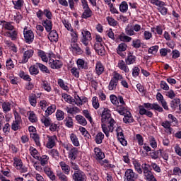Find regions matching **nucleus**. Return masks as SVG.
<instances>
[{"label":"nucleus","mask_w":181,"mask_h":181,"mask_svg":"<svg viewBox=\"0 0 181 181\" xmlns=\"http://www.w3.org/2000/svg\"><path fill=\"white\" fill-rule=\"evenodd\" d=\"M142 169H143L144 175L147 181H156V178H155V176L152 173V171H151V165L145 163L142 166Z\"/></svg>","instance_id":"2"},{"label":"nucleus","mask_w":181,"mask_h":181,"mask_svg":"<svg viewBox=\"0 0 181 181\" xmlns=\"http://www.w3.org/2000/svg\"><path fill=\"white\" fill-rule=\"evenodd\" d=\"M119 80H122V76L118 73H116L112 78L108 86V88L110 91H112V90H115V88H117V86Z\"/></svg>","instance_id":"3"},{"label":"nucleus","mask_w":181,"mask_h":181,"mask_svg":"<svg viewBox=\"0 0 181 181\" xmlns=\"http://www.w3.org/2000/svg\"><path fill=\"white\" fill-rule=\"evenodd\" d=\"M139 114L140 115H146L149 118L153 117V113L151 111H146V109L144 108V106H139Z\"/></svg>","instance_id":"18"},{"label":"nucleus","mask_w":181,"mask_h":181,"mask_svg":"<svg viewBox=\"0 0 181 181\" xmlns=\"http://www.w3.org/2000/svg\"><path fill=\"white\" fill-rule=\"evenodd\" d=\"M41 122L47 127L52 125V119H50V117H46L45 115L42 117Z\"/></svg>","instance_id":"28"},{"label":"nucleus","mask_w":181,"mask_h":181,"mask_svg":"<svg viewBox=\"0 0 181 181\" xmlns=\"http://www.w3.org/2000/svg\"><path fill=\"white\" fill-rule=\"evenodd\" d=\"M133 165L136 170L140 175L142 173V168H141V164L136 161L133 162Z\"/></svg>","instance_id":"54"},{"label":"nucleus","mask_w":181,"mask_h":181,"mask_svg":"<svg viewBox=\"0 0 181 181\" xmlns=\"http://www.w3.org/2000/svg\"><path fill=\"white\" fill-rule=\"evenodd\" d=\"M136 59V57H135V56L130 54L128 55L127 59H126L127 64H134V63H135Z\"/></svg>","instance_id":"43"},{"label":"nucleus","mask_w":181,"mask_h":181,"mask_svg":"<svg viewBox=\"0 0 181 181\" xmlns=\"http://www.w3.org/2000/svg\"><path fill=\"white\" fill-rule=\"evenodd\" d=\"M151 2L156 5V6H158L160 8V6H164L165 2L160 1V0H151Z\"/></svg>","instance_id":"55"},{"label":"nucleus","mask_w":181,"mask_h":181,"mask_svg":"<svg viewBox=\"0 0 181 181\" xmlns=\"http://www.w3.org/2000/svg\"><path fill=\"white\" fill-rule=\"evenodd\" d=\"M57 176L59 177V180L67 181V176L61 171H57Z\"/></svg>","instance_id":"52"},{"label":"nucleus","mask_w":181,"mask_h":181,"mask_svg":"<svg viewBox=\"0 0 181 181\" xmlns=\"http://www.w3.org/2000/svg\"><path fill=\"white\" fill-rule=\"evenodd\" d=\"M59 165L62 168L63 172H64L65 175H69V173H70V166L66 164L64 161L60 162Z\"/></svg>","instance_id":"24"},{"label":"nucleus","mask_w":181,"mask_h":181,"mask_svg":"<svg viewBox=\"0 0 181 181\" xmlns=\"http://www.w3.org/2000/svg\"><path fill=\"white\" fill-rule=\"evenodd\" d=\"M14 118L15 120L11 124V129H13V131H18V129H21V124H22V117L18 112H15Z\"/></svg>","instance_id":"4"},{"label":"nucleus","mask_w":181,"mask_h":181,"mask_svg":"<svg viewBox=\"0 0 181 181\" xmlns=\"http://www.w3.org/2000/svg\"><path fill=\"white\" fill-rule=\"evenodd\" d=\"M95 153L96 155L97 159H99V160H101L105 158V155L103 151H101V149L100 148H95L94 149Z\"/></svg>","instance_id":"19"},{"label":"nucleus","mask_w":181,"mask_h":181,"mask_svg":"<svg viewBox=\"0 0 181 181\" xmlns=\"http://www.w3.org/2000/svg\"><path fill=\"white\" fill-rule=\"evenodd\" d=\"M28 119L30 122H36L37 121V118L36 117V115L33 112H30V115L28 117Z\"/></svg>","instance_id":"53"},{"label":"nucleus","mask_w":181,"mask_h":181,"mask_svg":"<svg viewBox=\"0 0 181 181\" xmlns=\"http://www.w3.org/2000/svg\"><path fill=\"white\" fill-rule=\"evenodd\" d=\"M125 32L126 35H128L129 36H134V35H135V31H134L132 25H127L125 29Z\"/></svg>","instance_id":"41"},{"label":"nucleus","mask_w":181,"mask_h":181,"mask_svg":"<svg viewBox=\"0 0 181 181\" xmlns=\"http://www.w3.org/2000/svg\"><path fill=\"white\" fill-rule=\"evenodd\" d=\"M117 138L123 146H127V145H128V142L124 138V133H122V132H117Z\"/></svg>","instance_id":"25"},{"label":"nucleus","mask_w":181,"mask_h":181,"mask_svg":"<svg viewBox=\"0 0 181 181\" xmlns=\"http://www.w3.org/2000/svg\"><path fill=\"white\" fill-rule=\"evenodd\" d=\"M42 25L44 26L47 32L52 31V21L47 19L44 20L42 21Z\"/></svg>","instance_id":"21"},{"label":"nucleus","mask_w":181,"mask_h":181,"mask_svg":"<svg viewBox=\"0 0 181 181\" xmlns=\"http://www.w3.org/2000/svg\"><path fill=\"white\" fill-rule=\"evenodd\" d=\"M102 129L106 136H110V132H113L115 120L111 117V110L105 108L102 112Z\"/></svg>","instance_id":"1"},{"label":"nucleus","mask_w":181,"mask_h":181,"mask_svg":"<svg viewBox=\"0 0 181 181\" xmlns=\"http://www.w3.org/2000/svg\"><path fill=\"white\" fill-rule=\"evenodd\" d=\"M83 38V39H88V40H91V33H89V31L87 30H83L82 31Z\"/></svg>","instance_id":"57"},{"label":"nucleus","mask_w":181,"mask_h":181,"mask_svg":"<svg viewBox=\"0 0 181 181\" xmlns=\"http://www.w3.org/2000/svg\"><path fill=\"white\" fill-rule=\"evenodd\" d=\"M42 87L45 91H47L48 93H50V91H52V87L50 86V83H49V82H47V81H42Z\"/></svg>","instance_id":"36"},{"label":"nucleus","mask_w":181,"mask_h":181,"mask_svg":"<svg viewBox=\"0 0 181 181\" xmlns=\"http://www.w3.org/2000/svg\"><path fill=\"white\" fill-rule=\"evenodd\" d=\"M92 104L93 108L95 110H98L100 108V103H98V98L97 97H93L92 99Z\"/></svg>","instance_id":"48"},{"label":"nucleus","mask_w":181,"mask_h":181,"mask_svg":"<svg viewBox=\"0 0 181 181\" xmlns=\"http://www.w3.org/2000/svg\"><path fill=\"white\" fill-rule=\"evenodd\" d=\"M160 152V149L156 151H152L150 153V156L152 159H158L159 158V153Z\"/></svg>","instance_id":"59"},{"label":"nucleus","mask_w":181,"mask_h":181,"mask_svg":"<svg viewBox=\"0 0 181 181\" xmlns=\"http://www.w3.org/2000/svg\"><path fill=\"white\" fill-rule=\"evenodd\" d=\"M4 112H9L11 111V104L8 102H4L1 105Z\"/></svg>","instance_id":"40"},{"label":"nucleus","mask_w":181,"mask_h":181,"mask_svg":"<svg viewBox=\"0 0 181 181\" xmlns=\"http://www.w3.org/2000/svg\"><path fill=\"white\" fill-rule=\"evenodd\" d=\"M77 155H78V150L77 148L74 147L69 150L68 158L71 160H76L77 159Z\"/></svg>","instance_id":"12"},{"label":"nucleus","mask_w":181,"mask_h":181,"mask_svg":"<svg viewBox=\"0 0 181 181\" xmlns=\"http://www.w3.org/2000/svg\"><path fill=\"white\" fill-rule=\"evenodd\" d=\"M118 67L119 69H120V70H123L124 73H129V69L128 68V66H127L124 60L119 61Z\"/></svg>","instance_id":"22"},{"label":"nucleus","mask_w":181,"mask_h":181,"mask_svg":"<svg viewBox=\"0 0 181 181\" xmlns=\"http://www.w3.org/2000/svg\"><path fill=\"white\" fill-rule=\"evenodd\" d=\"M158 10L161 13V15H167L168 14V8L161 6L160 7L158 8Z\"/></svg>","instance_id":"63"},{"label":"nucleus","mask_w":181,"mask_h":181,"mask_svg":"<svg viewBox=\"0 0 181 181\" xmlns=\"http://www.w3.org/2000/svg\"><path fill=\"white\" fill-rule=\"evenodd\" d=\"M47 160H49V157L46 155H43L42 157L40 158V163L42 166H45V165H47Z\"/></svg>","instance_id":"51"},{"label":"nucleus","mask_w":181,"mask_h":181,"mask_svg":"<svg viewBox=\"0 0 181 181\" xmlns=\"http://www.w3.org/2000/svg\"><path fill=\"white\" fill-rule=\"evenodd\" d=\"M30 138L34 139L37 146H40V138L39 137V135H37V134L33 133V134H30Z\"/></svg>","instance_id":"39"},{"label":"nucleus","mask_w":181,"mask_h":181,"mask_svg":"<svg viewBox=\"0 0 181 181\" xmlns=\"http://www.w3.org/2000/svg\"><path fill=\"white\" fill-rule=\"evenodd\" d=\"M12 4L14 5V9H17V11H21V9L23 8L25 1L23 0L12 1Z\"/></svg>","instance_id":"15"},{"label":"nucleus","mask_w":181,"mask_h":181,"mask_svg":"<svg viewBox=\"0 0 181 181\" xmlns=\"http://www.w3.org/2000/svg\"><path fill=\"white\" fill-rule=\"evenodd\" d=\"M83 114L87 119L90 122V124H93V117H91V115H90V112H88V110H85L83 111Z\"/></svg>","instance_id":"56"},{"label":"nucleus","mask_w":181,"mask_h":181,"mask_svg":"<svg viewBox=\"0 0 181 181\" xmlns=\"http://www.w3.org/2000/svg\"><path fill=\"white\" fill-rule=\"evenodd\" d=\"M179 104H180V99L175 98L170 103V107L173 110H176L177 107H179Z\"/></svg>","instance_id":"33"},{"label":"nucleus","mask_w":181,"mask_h":181,"mask_svg":"<svg viewBox=\"0 0 181 181\" xmlns=\"http://www.w3.org/2000/svg\"><path fill=\"white\" fill-rule=\"evenodd\" d=\"M62 98L66 102L69 103V104H71L73 101H74V99L70 95H67L66 93H64L62 95Z\"/></svg>","instance_id":"46"},{"label":"nucleus","mask_w":181,"mask_h":181,"mask_svg":"<svg viewBox=\"0 0 181 181\" xmlns=\"http://www.w3.org/2000/svg\"><path fill=\"white\" fill-rule=\"evenodd\" d=\"M162 127H163V128H165V129H167L166 132L167 134H172V132L173 131V129H172V127H170V122H168L165 121L164 122H163L161 124Z\"/></svg>","instance_id":"26"},{"label":"nucleus","mask_w":181,"mask_h":181,"mask_svg":"<svg viewBox=\"0 0 181 181\" xmlns=\"http://www.w3.org/2000/svg\"><path fill=\"white\" fill-rule=\"evenodd\" d=\"M123 115H124V117L123 118V122H124V124H130L131 122H134V118L132 117L131 112H127V113H124Z\"/></svg>","instance_id":"14"},{"label":"nucleus","mask_w":181,"mask_h":181,"mask_svg":"<svg viewBox=\"0 0 181 181\" xmlns=\"http://www.w3.org/2000/svg\"><path fill=\"white\" fill-rule=\"evenodd\" d=\"M93 16V11L90 8H86L83 10V13H82L81 18L83 19H88V18H91Z\"/></svg>","instance_id":"23"},{"label":"nucleus","mask_w":181,"mask_h":181,"mask_svg":"<svg viewBox=\"0 0 181 181\" xmlns=\"http://www.w3.org/2000/svg\"><path fill=\"white\" fill-rule=\"evenodd\" d=\"M70 139L74 146H80V141H78V138L74 133L71 134Z\"/></svg>","instance_id":"27"},{"label":"nucleus","mask_w":181,"mask_h":181,"mask_svg":"<svg viewBox=\"0 0 181 181\" xmlns=\"http://www.w3.org/2000/svg\"><path fill=\"white\" fill-rule=\"evenodd\" d=\"M37 66L39 67L40 70H41V71H45V73L49 74H50V71H49V69H47V66L43 65V64H40V63H37Z\"/></svg>","instance_id":"47"},{"label":"nucleus","mask_w":181,"mask_h":181,"mask_svg":"<svg viewBox=\"0 0 181 181\" xmlns=\"http://www.w3.org/2000/svg\"><path fill=\"white\" fill-rule=\"evenodd\" d=\"M14 165H16V169H22V172H26V169L22 168L23 166V163H22V160H17L14 162Z\"/></svg>","instance_id":"42"},{"label":"nucleus","mask_w":181,"mask_h":181,"mask_svg":"<svg viewBox=\"0 0 181 181\" xmlns=\"http://www.w3.org/2000/svg\"><path fill=\"white\" fill-rule=\"evenodd\" d=\"M124 178L127 181H135L138 179V174L135 173L132 169H127L124 173Z\"/></svg>","instance_id":"7"},{"label":"nucleus","mask_w":181,"mask_h":181,"mask_svg":"<svg viewBox=\"0 0 181 181\" xmlns=\"http://www.w3.org/2000/svg\"><path fill=\"white\" fill-rule=\"evenodd\" d=\"M75 118L76 121H78V124H80L81 125H83V127H86V125H87V120L86 119V118H84V117L78 115L76 116Z\"/></svg>","instance_id":"29"},{"label":"nucleus","mask_w":181,"mask_h":181,"mask_svg":"<svg viewBox=\"0 0 181 181\" xmlns=\"http://www.w3.org/2000/svg\"><path fill=\"white\" fill-rule=\"evenodd\" d=\"M52 56H53V54H49V64L51 67V69H62L63 66V63L60 60H54L52 59Z\"/></svg>","instance_id":"6"},{"label":"nucleus","mask_w":181,"mask_h":181,"mask_svg":"<svg viewBox=\"0 0 181 181\" xmlns=\"http://www.w3.org/2000/svg\"><path fill=\"white\" fill-rule=\"evenodd\" d=\"M56 145V136H48V142L47 143V148L52 149Z\"/></svg>","instance_id":"16"},{"label":"nucleus","mask_w":181,"mask_h":181,"mask_svg":"<svg viewBox=\"0 0 181 181\" xmlns=\"http://www.w3.org/2000/svg\"><path fill=\"white\" fill-rule=\"evenodd\" d=\"M116 111H117V112H119V114L120 115H124L127 114V112H129L125 107H124L122 105L117 106L116 108Z\"/></svg>","instance_id":"31"},{"label":"nucleus","mask_w":181,"mask_h":181,"mask_svg":"<svg viewBox=\"0 0 181 181\" xmlns=\"http://www.w3.org/2000/svg\"><path fill=\"white\" fill-rule=\"evenodd\" d=\"M58 84L62 88L65 90V91L69 90V87L67 86V85L64 84V81L62 79L58 80Z\"/></svg>","instance_id":"58"},{"label":"nucleus","mask_w":181,"mask_h":181,"mask_svg":"<svg viewBox=\"0 0 181 181\" xmlns=\"http://www.w3.org/2000/svg\"><path fill=\"white\" fill-rule=\"evenodd\" d=\"M76 63L78 65V69H79V70H81L83 69V70H87V69H88L87 63H86L83 59H78Z\"/></svg>","instance_id":"20"},{"label":"nucleus","mask_w":181,"mask_h":181,"mask_svg":"<svg viewBox=\"0 0 181 181\" xmlns=\"http://www.w3.org/2000/svg\"><path fill=\"white\" fill-rule=\"evenodd\" d=\"M127 47L128 46L127 45V44L124 42L120 43L117 48V53H119L121 54V52H125Z\"/></svg>","instance_id":"35"},{"label":"nucleus","mask_w":181,"mask_h":181,"mask_svg":"<svg viewBox=\"0 0 181 181\" xmlns=\"http://www.w3.org/2000/svg\"><path fill=\"white\" fill-rule=\"evenodd\" d=\"M3 23V28L6 29V30H13V25L9 22H6L5 21H1Z\"/></svg>","instance_id":"34"},{"label":"nucleus","mask_w":181,"mask_h":181,"mask_svg":"<svg viewBox=\"0 0 181 181\" xmlns=\"http://www.w3.org/2000/svg\"><path fill=\"white\" fill-rule=\"evenodd\" d=\"M110 101L112 103L115 105H117L119 103L118 102V98L115 96V95H110Z\"/></svg>","instance_id":"64"},{"label":"nucleus","mask_w":181,"mask_h":181,"mask_svg":"<svg viewBox=\"0 0 181 181\" xmlns=\"http://www.w3.org/2000/svg\"><path fill=\"white\" fill-rule=\"evenodd\" d=\"M103 139H104V134L103 132H99L96 134L95 141L98 144H103Z\"/></svg>","instance_id":"37"},{"label":"nucleus","mask_w":181,"mask_h":181,"mask_svg":"<svg viewBox=\"0 0 181 181\" xmlns=\"http://www.w3.org/2000/svg\"><path fill=\"white\" fill-rule=\"evenodd\" d=\"M24 39L26 43H32L35 40V34L32 30H28V27H25L23 30Z\"/></svg>","instance_id":"5"},{"label":"nucleus","mask_w":181,"mask_h":181,"mask_svg":"<svg viewBox=\"0 0 181 181\" xmlns=\"http://www.w3.org/2000/svg\"><path fill=\"white\" fill-rule=\"evenodd\" d=\"M36 95L35 93H31L29 96V103L33 107H36Z\"/></svg>","instance_id":"32"},{"label":"nucleus","mask_w":181,"mask_h":181,"mask_svg":"<svg viewBox=\"0 0 181 181\" xmlns=\"http://www.w3.org/2000/svg\"><path fill=\"white\" fill-rule=\"evenodd\" d=\"M29 71L32 76H36L39 74V69L35 66H30L29 69Z\"/></svg>","instance_id":"49"},{"label":"nucleus","mask_w":181,"mask_h":181,"mask_svg":"<svg viewBox=\"0 0 181 181\" xmlns=\"http://www.w3.org/2000/svg\"><path fill=\"white\" fill-rule=\"evenodd\" d=\"M49 32L48 39L50 42H57L59 40V34H57V31L53 30Z\"/></svg>","instance_id":"13"},{"label":"nucleus","mask_w":181,"mask_h":181,"mask_svg":"<svg viewBox=\"0 0 181 181\" xmlns=\"http://www.w3.org/2000/svg\"><path fill=\"white\" fill-rule=\"evenodd\" d=\"M64 122H65V125L67 127V128H73V118L70 117H66V119L64 120Z\"/></svg>","instance_id":"38"},{"label":"nucleus","mask_w":181,"mask_h":181,"mask_svg":"<svg viewBox=\"0 0 181 181\" xmlns=\"http://www.w3.org/2000/svg\"><path fill=\"white\" fill-rule=\"evenodd\" d=\"M56 111V105H52L47 107V109L45 110V116L49 117V115H52L53 112Z\"/></svg>","instance_id":"30"},{"label":"nucleus","mask_w":181,"mask_h":181,"mask_svg":"<svg viewBox=\"0 0 181 181\" xmlns=\"http://www.w3.org/2000/svg\"><path fill=\"white\" fill-rule=\"evenodd\" d=\"M107 21L110 26H117L118 25V22L112 17H107Z\"/></svg>","instance_id":"50"},{"label":"nucleus","mask_w":181,"mask_h":181,"mask_svg":"<svg viewBox=\"0 0 181 181\" xmlns=\"http://www.w3.org/2000/svg\"><path fill=\"white\" fill-rule=\"evenodd\" d=\"M56 117L58 121H63V119H64V112L62 110H57L56 112Z\"/></svg>","instance_id":"44"},{"label":"nucleus","mask_w":181,"mask_h":181,"mask_svg":"<svg viewBox=\"0 0 181 181\" xmlns=\"http://www.w3.org/2000/svg\"><path fill=\"white\" fill-rule=\"evenodd\" d=\"M160 88L164 90L165 91H168L169 90V85L165 81H161L160 83Z\"/></svg>","instance_id":"60"},{"label":"nucleus","mask_w":181,"mask_h":181,"mask_svg":"<svg viewBox=\"0 0 181 181\" xmlns=\"http://www.w3.org/2000/svg\"><path fill=\"white\" fill-rule=\"evenodd\" d=\"M94 49L97 52L98 54L100 56H104L105 54V49L103 45V43L95 42L94 45Z\"/></svg>","instance_id":"10"},{"label":"nucleus","mask_w":181,"mask_h":181,"mask_svg":"<svg viewBox=\"0 0 181 181\" xmlns=\"http://www.w3.org/2000/svg\"><path fill=\"white\" fill-rule=\"evenodd\" d=\"M158 49H159L158 46H153L148 49V53L156 54L158 53Z\"/></svg>","instance_id":"62"},{"label":"nucleus","mask_w":181,"mask_h":181,"mask_svg":"<svg viewBox=\"0 0 181 181\" xmlns=\"http://www.w3.org/2000/svg\"><path fill=\"white\" fill-rule=\"evenodd\" d=\"M33 53H34V52L33 49H30V50H27V51L24 52L23 57L21 60V63H23V64L28 63V62L29 61L30 57H32V56H33Z\"/></svg>","instance_id":"11"},{"label":"nucleus","mask_w":181,"mask_h":181,"mask_svg":"<svg viewBox=\"0 0 181 181\" xmlns=\"http://www.w3.org/2000/svg\"><path fill=\"white\" fill-rule=\"evenodd\" d=\"M119 39L121 42H131V40H132V37L127 35H120Z\"/></svg>","instance_id":"61"},{"label":"nucleus","mask_w":181,"mask_h":181,"mask_svg":"<svg viewBox=\"0 0 181 181\" xmlns=\"http://www.w3.org/2000/svg\"><path fill=\"white\" fill-rule=\"evenodd\" d=\"M95 73L98 74V76H101V74L104 73V65H103L100 62L96 63Z\"/></svg>","instance_id":"17"},{"label":"nucleus","mask_w":181,"mask_h":181,"mask_svg":"<svg viewBox=\"0 0 181 181\" xmlns=\"http://www.w3.org/2000/svg\"><path fill=\"white\" fill-rule=\"evenodd\" d=\"M72 177L74 181H86V174L80 170L75 171Z\"/></svg>","instance_id":"8"},{"label":"nucleus","mask_w":181,"mask_h":181,"mask_svg":"<svg viewBox=\"0 0 181 181\" xmlns=\"http://www.w3.org/2000/svg\"><path fill=\"white\" fill-rule=\"evenodd\" d=\"M120 12H127L128 11V4L126 1H122L119 5Z\"/></svg>","instance_id":"45"},{"label":"nucleus","mask_w":181,"mask_h":181,"mask_svg":"<svg viewBox=\"0 0 181 181\" xmlns=\"http://www.w3.org/2000/svg\"><path fill=\"white\" fill-rule=\"evenodd\" d=\"M144 107L147 110H156V111H158V112H162L163 111V108L156 103H144Z\"/></svg>","instance_id":"9"}]
</instances>
